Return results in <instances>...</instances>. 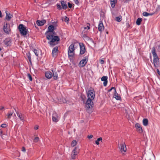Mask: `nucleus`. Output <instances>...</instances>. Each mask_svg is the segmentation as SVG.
<instances>
[{
  "mask_svg": "<svg viewBox=\"0 0 160 160\" xmlns=\"http://www.w3.org/2000/svg\"><path fill=\"white\" fill-rule=\"evenodd\" d=\"M47 38L50 41L48 42L51 46H53L58 44L57 42L59 41L60 38L58 36H53V34H47L46 35Z\"/></svg>",
  "mask_w": 160,
  "mask_h": 160,
  "instance_id": "nucleus-1",
  "label": "nucleus"
},
{
  "mask_svg": "<svg viewBox=\"0 0 160 160\" xmlns=\"http://www.w3.org/2000/svg\"><path fill=\"white\" fill-rule=\"evenodd\" d=\"M152 52L153 57V63L155 67H158L159 64V60L156 52L155 48L153 47L152 49Z\"/></svg>",
  "mask_w": 160,
  "mask_h": 160,
  "instance_id": "nucleus-2",
  "label": "nucleus"
},
{
  "mask_svg": "<svg viewBox=\"0 0 160 160\" xmlns=\"http://www.w3.org/2000/svg\"><path fill=\"white\" fill-rule=\"evenodd\" d=\"M75 48L74 44H71L69 47L68 51V54L69 57H73L75 54Z\"/></svg>",
  "mask_w": 160,
  "mask_h": 160,
  "instance_id": "nucleus-3",
  "label": "nucleus"
},
{
  "mask_svg": "<svg viewBox=\"0 0 160 160\" xmlns=\"http://www.w3.org/2000/svg\"><path fill=\"white\" fill-rule=\"evenodd\" d=\"M20 34L23 35H26L27 33V31L25 27L22 24H20L18 26Z\"/></svg>",
  "mask_w": 160,
  "mask_h": 160,
  "instance_id": "nucleus-4",
  "label": "nucleus"
},
{
  "mask_svg": "<svg viewBox=\"0 0 160 160\" xmlns=\"http://www.w3.org/2000/svg\"><path fill=\"white\" fill-rule=\"evenodd\" d=\"M92 101V100L88 99L86 103V110L88 112H91V111H89V110L92 107V105L93 104V102Z\"/></svg>",
  "mask_w": 160,
  "mask_h": 160,
  "instance_id": "nucleus-5",
  "label": "nucleus"
},
{
  "mask_svg": "<svg viewBox=\"0 0 160 160\" xmlns=\"http://www.w3.org/2000/svg\"><path fill=\"white\" fill-rule=\"evenodd\" d=\"M88 99L93 100L95 97V93L94 90H90L87 92Z\"/></svg>",
  "mask_w": 160,
  "mask_h": 160,
  "instance_id": "nucleus-6",
  "label": "nucleus"
},
{
  "mask_svg": "<svg viewBox=\"0 0 160 160\" xmlns=\"http://www.w3.org/2000/svg\"><path fill=\"white\" fill-rule=\"evenodd\" d=\"M79 152V149L77 147H75L72 152L71 157L72 159H75Z\"/></svg>",
  "mask_w": 160,
  "mask_h": 160,
  "instance_id": "nucleus-7",
  "label": "nucleus"
},
{
  "mask_svg": "<svg viewBox=\"0 0 160 160\" xmlns=\"http://www.w3.org/2000/svg\"><path fill=\"white\" fill-rule=\"evenodd\" d=\"M3 30L5 33L7 34H9L10 31V25L9 23L7 22H4L3 26Z\"/></svg>",
  "mask_w": 160,
  "mask_h": 160,
  "instance_id": "nucleus-8",
  "label": "nucleus"
},
{
  "mask_svg": "<svg viewBox=\"0 0 160 160\" xmlns=\"http://www.w3.org/2000/svg\"><path fill=\"white\" fill-rule=\"evenodd\" d=\"M88 61V57H84L83 59L81 60L79 63V67H83L87 63Z\"/></svg>",
  "mask_w": 160,
  "mask_h": 160,
  "instance_id": "nucleus-9",
  "label": "nucleus"
},
{
  "mask_svg": "<svg viewBox=\"0 0 160 160\" xmlns=\"http://www.w3.org/2000/svg\"><path fill=\"white\" fill-rule=\"evenodd\" d=\"M120 149L122 153L124 154L126 152L127 148L125 143L123 142L120 145Z\"/></svg>",
  "mask_w": 160,
  "mask_h": 160,
  "instance_id": "nucleus-10",
  "label": "nucleus"
},
{
  "mask_svg": "<svg viewBox=\"0 0 160 160\" xmlns=\"http://www.w3.org/2000/svg\"><path fill=\"white\" fill-rule=\"evenodd\" d=\"M80 47V54L82 55L84 54L86 51L85 46L82 43H79Z\"/></svg>",
  "mask_w": 160,
  "mask_h": 160,
  "instance_id": "nucleus-11",
  "label": "nucleus"
},
{
  "mask_svg": "<svg viewBox=\"0 0 160 160\" xmlns=\"http://www.w3.org/2000/svg\"><path fill=\"white\" fill-rule=\"evenodd\" d=\"M58 114L56 112H53L52 115V120L53 121L57 122L58 121Z\"/></svg>",
  "mask_w": 160,
  "mask_h": 160,
  "instance_id": "nucleus-12",
  "label": "nucleus"
},
{
  "mask_svg": "<svg viewBox=\"0 0 160 160\" xmlns=\"http://www.w3.org/2000/svg\"><path fill=\"white\" fill-rule=\"evenodd\" d=\"M58 48L57 47H56L53 48L52 50V56L53 57L56 58L58 55Z\"/></svg>",
  "mask_w": 160,
  "mask_h": 160,
  "instance_id": "nucleus-13",
  "label": "nucleus"
},
{
  "mask_svg": "<svg viewBox=\"0 0 160 160\" xmlns=\"http://www.w3.org/2000/svg\"><path fill=\"white\" fill-rule=\"evenodd\" d=\"M14 109L16 113L17 116L19 118L20 120L22 121H23L24 119V115L22 114L21 113H20L18 111H17L15 109Z\"/></svg>",
  "mask_w": 160,
  "mask_h": 160,
  "instance_id": "nucleus-14",
  "label": "nucleus"
},
{
  "mask_svg": "<svg viewBox=\"0 0 160 160\" xmlns=\"http://www.w3.org/2000/svg\"><path fill=\"white\" fill-rule=\"evenodd\" d=\"M5 12L6 13L5 19L8 21H10L11 19L13 17L12 14L10 13L7 11H6Z\"/></svg>",
  "mask_w": 160,
  "mask_h": 160,
  "instance_id": "nucleus-15",
  "label": "nucleus"
},
{
  "mask_svg": "<svg viewBox=\"0 0 160 160\" xmlns=\"http://www.w3.org/2000/svg\"><path fill=\"white\" fill-rule=\"evenodd\" d=\"M135 127L137 129V131L139 133H142V129L141 125L138 123H137L135 125Z\"/></svg>",
  "mask_w": 160,
  "mask_h": 160,
  "instance_id": "nucleus-16",
  "label": "nucleus"
},
{
  "mask_svg": "<svg viewBox=\"0 0 160 160\" xmlns=\"http://www.w3.org/2000/svg\"><path fill=\"white\" fill-rule=\"evenodd\" d=\"M108 77L107 76H103L101 78L102 81H104L103 83V86L105 87L107 85L108 83Z\"/></svg>",
  "mask_w": 160,
  "mask_h": 160,
  "instance_id": "nucleus-17",
  "label": "nucleus"
},
{
  "mask_svg": "<svg viewBox=\"0 0 160 160\" xmlns=\"http://www.w3.org/2000/svg\"><path fill=\"white\" fill-rule=\"evenodd\" d=\"M45 76L47 78L51 79L52 77V72L50 71H47L45 73Z\"/></svg>",
  "mask_w": 160,
  "mask_h": 160,
  "instance_id": "nucleus-18",
  "label": "nucleus"
},
{
  "mask_svg": "<svg viewBox=\"0 0 160 160\" xmlns=\"http://www.w3.org/2000/svg\"><path fill=\"white\" fill-rule=\"evenodd\" d=\"M98 28L99 31L100 32H102L104 29V27L102 21H99Z\"/></svg>",
  "mask_w": 160,
  "mask_h": 160,
  "instance_id": "nucleus-19",
  "label": "nucleus"
},
{
  "mask_svg": "<svg viewBox=\"0 0 160 160\" xmlns=\"http://www.w3.org/2000/svg\"><path fill=\"white\" fill-rule=\"evenodd\" d=\"M54 29V27L52 25H51L49 26L48 28V31H47L48 32H51V33L53 34L54 32H53Z\"/></svg>",
  "mask_w": 160,
  "mask_h": 160,
  "instance_id": "nucleus-20",
  "label": "nucleus"
},
{
  "mask_svg": "<svg viewBox=\"0 0 160 160\" xmlns=\"http://www.w3.org/2000/svg\"><path fill=\"white\" fill-rule=\"evenodd\" d=\"M46 20L44 19L42 20L41 21L38 20L36 22V23L38 26H42L46 23Z\"/></svg>",
  "mask_w": 160,
  "mask_h": 160,
  "instance_id": "nucleus-21",
  "label": "nucleus"
},
{
  "mask_svg": "<svg viewBox=\"0 0 160 160\" xmlns=\"http://www.w3.org/2000/svg\"><path fill=\"white\" fill-rule=\"evenodd\" d=\"M114 97L117 100H120L121 99V97L120 95L117 92L116 90H115L114 92Z\"/></svg>",
  "mask_w": 160,
  "mask_h": 160,
  "instance_id": "nucleus-22",
  "label": "nucleus"
},
{
  "mask_svg": "<svg viewBox=\"0 0 160 160\" xmlns=\"http://www.w3.org/2000/svg\"><path fill=\"white\" fill-rule=\"evenodd\" d=\"M61 3L63 9H66L68 7L66 2L63 1H61Z\"/></svg>",
  "mask_w": 160,
  "mask_h": 160,
  "instance_id": "nucleus-23",
  "label": "nucleus"
},
{
  "mask_svg": "<svg viewBox=\"0 0 160 160\" xmlns=\"http://www.w3.org/2000/svg\"><path fill=\"white\" fill-rule=\"evenodd\" d=\"M52 77H53V78L55 80H56L58 78V74L56 72H54L53 70H52Z\"/></svg>",
  "mask_w": 160,
  "mask_h": 160,
  "instance_id": "nucleus-24",
  "label": "nucleus"
},
{
  "mask_svg": "<svg viewBox=\"0 0 160 160\" xmlns=\"http://www.w3.org/2000/svg\"><path fill=\"white\" fill-rule=\"evenodd\" d=\"M110 2L111 6L112 8H114L117 2V0H110Z\"/></svg>",
  "mask_w": 160,
  "mask_h": 160,
  "instance_id": "nucleus-25",
  "label": "nucleus"
},
{
  "mask_svg": "<svg viewBox=\"0 0 160 160\" xmlns=\"http://www.w3.org/2000/svg\"><path fill=\"white\" fill-rule=\"evenodd\" d=\"M142 122L144 126H147L148 124V119L146 118L143 119V120Z\"/></svg>",
  "mask_w": 160,
  "mask_h": 160,
  "instance_id": "nucleus-26",
  "label": "nucleus"
},
{
  "mask_svg": "<svg viewBox=\"0 0 160 160\" xmlns=\"http://www.w3.org/2000/svg\"><path fill=\"white\" fill-rule=\"evenodd\" d=\"M142 19L141 18H138L137 19L136 21V24L137 25H139L141 24Z\"/></svg>",
  "mask_w": 160,
  "mask_h": 160,
  "instance_id": "nucleus-27",
  "label": "nucleus"
},
{
  "mask_svg": "<svg viewBox=\"0 0 160 160\" xmlns=\"http://www.w3.org/2000/svg\"><path fill=\"white\" fill-rule=\"evenodd\" d=\"M4 43L6 45L8 46L11 43V42L8 39H6L4 41Z\"/></svg>",
  "mask_w": 160,
  "mask_h": 160,
  "instance_id": "nucleus-28",
  "label": "nucleus"
},
{
  "mask_svg": "<svg viewBox=\"0 0 160 160\" xmlns=\"http://www.w3.org/2000/svg\"><path fill=\"white\" fill-rule=\"evenodd\" d=\"M102 138L100 137L99 138H98L95 141V143H96V144L97 145H98L99 144V142L100 141L102 142Z\"/></svg>",
  "mask_w": 160,
  "mask_h": 160,
  "instance_id": "nucleus-29",
  "label": "nucleus"
},
{
  "mask_svg": "<svg viewBox=\"0 0 160 160\" xmlns=\"http://www.w3.org/2000/svg\"><path fill=\"white\" fill-rule=\"evenodd\" d=\"M122 20V17L121 16H119L116 18V20L118 22H120Z\"/></svg>",
  "mask_w": 160,
  "mask_h": 160,
  "instance_id": "nucleus-30",
  "label": "nucleus"
},
{
  "mask_svg": "<svg viewBox=\"0 0 160 160\" xmlns=\"http://www.w3.org/2000/svg\"><path fill=\"white\" fill-rule=\"evenodd\" d=\"M13 113V112H11L9 113H8L6 115V116H7V118L8 119H10L11 118V116L12 115Z\"/></svg>",
  "mask_w": 160,
  "mask_h": 160,
  "instance_id": "nucleus-31",
  "label": "nucleus"
},
{
  "mask_svg": "<svg viewBox=\"0 0 160 160\" xmlns=\"http://www.w3.org/2000/svg\"><path fill=\"white\" fill-rule=\"evenodd\" d=\"M77 142L75 140H73L72 142L71 145L72 147H74L77 144Z\"/></svg>",
  "mask_w": 160,
  "mask_h": 160,
  "instance_id": "nucleus-32",
  "label": "nucleus"
},
{
  "mask_svg": "<svg viewBox=\"0 0 160 160\" xmlns=\"http://www.w3.org/2000/svg\"><path fill=\"white\" fill-rule=\"evenodd\" d=\"M33 52L35 53V55L36 56H38V54H39V51L36 49H34V51H33Z\"/></svg>",
  "mask_w": 160,
  "mask_h": 160,
  "instance_id": "nucleus-33",
  "label": "nucleus"
},
{
  "mask_svg": "<svg viewBox=\"0 0 160 160\" xmlns=\"http://www.w3.org/2000/svg\"><path fill=\"white\" fill-rule=\"evenodd\" d=\"M27 76L30 81H32V76L29 73L28 74Z\"/></svg>",
  "mask_w": 160,
  "mask_h": 160,
  "instance_id": "nucleus-34",
  "label": "nucleus"
},
{
  "mask_svg": "<svg viewBox=\"0 0 160 160\" xmlns=\"http://www.w3.org/2000/svg\"><path fill=\"white\" fill-rule=\"evenodd\" d=\"M142 15L144 16L147 17L149 16V13L146 12H143Z\"/></svg>",
  "mask_w": 160,
  "mask_h": 160,
  "instance_id": "nucleus-35",
  "label": "nucleus"
},
{
  "mask_svg": "<svg viewBox=\"0 0 160 160\" xmlns=\"http://www.w3.org/2000/svg\"><path fill=\"white\" fill-rule=\"evenodd\" d=\"M64 20L65 22L68 23L69 21V19L67 17H65V18H64Z\"/></svg>",
  "mask_w": 160,
  "mask_h": 160,
  "instance_id": "nucleus-36",
  "label": "nucleus"
},
{
  "mask_svg": "<svg viewBox=\"0 0 160 160\" xmlns=\"http://www.w3.org/2000/svg\"><path fill=\"white\" fill-rule=\"evenodd\" d=\"M39 140V138L38 137H36L34 138V142H37Z\"/></svg>",
  "mask_w": 160,
  "mask_h": 160,
  "instance_id": "nucleus-37",
  "label": "nucleus"
},
{
  "mask_svg": "<svg viewBox=\"0 0 160 160\" xmlns=\"http://www.w3.org/2000/svg\"><path fill=\"white\" fill-rule=\"evenodd\" d=\"M57 8L58 9H59V10H61L62 8V7H61V5L59 4H58V3L57 4Z\"/></svg>",
  "mask_w": 160,
  "mask_h": 160,
  "instance_id": "nucleus-38",
  "label": "nucleus"
},
{
  "mask_svg": "<svg viewBox=\"0 0 160 160\" xmlns=\"http://www.w3.org/2000/svg\"><path fill=\"white\" fill-rule=\"evenodd\" d=\"M100 62L102 64H104L105 63L104 58L103 59H100Z\"/></svg>",
  "mask_w": 160,
  "mask_h": 160,
  "instance_id": "nucleus-39",
  "label": "nucleus"
},
{
  "mask_svg": "<svg viewBox=\"0 0 160 160\" xmlns=\"http://www.w3.org/2000/svg\"><path fill=\"white\" fill-rule=\"evenodd\" d=\"M68 7L69 8H72V4H71L70 2H68Z\"/></svg>",
  "mask_w": 160,
  "mask_h": 160,
  "instance_id": "nucleus-40",
  "label": "nucleus"
},
{
  "mask_svg": "<svg viewBox=\"0 0 160 160\" xmlns=\"http://www.w3.org/2000/svg\"><path fill=\"white\" fill-rule=\"evenodd\" d=\"M6 124H2L1 125V127L3 128H5L6 127Z\"/></svg>",
  "mask_w": 160,
  "mask_h": 160,
  "instance_id": "nucleus-41",
  "label": "nucleus"
},
{
  "mask_svg": "<svg viewBox=\"0 0 160 160\" xmlns=\"http://www.w3.org/2000/svg\"><path fill=\"white\" fill-rule=\"evenodd\" d=\"M87 137L88 138L91 139L93 137V135H88Z\"/></svg>",
  "mask_w": 160,
  "mask_h": 160,
  "instance_id": "nucleus-42",
  "label": "nucleus"
},
{
  "mask_svg": "<svg viewBox=\"0 0 160 160\" xmlns=\"http://www.w3.org/2000/svg\"><path fill=\"white\" fill-rule=\"evenodd\" d=\"M28 58L30 62H31V58L30 55H28Z\"/></svg>",
  "mask_w": 160,
  "mask_h": 160,
  "instance_id": "nucleus-43",
  "label": "nucleus"
},
{
  "mask_svg": "<svg viewBox=\"0 0 160 160\" xmlns=\"http://www.w3.org/2000/svg\"><path fill=\"white\" fill-rule=\"evenodd\" d=\"M22 151L23 152H25L26 151V149L24 147H22Z\"/></svg>",
  "mask_w": 160,
  "mask_h": 160,
  "instance_id": "nucleus-44",
  "label": "nucleus"
},
{
  "mask_svg": "<svg viewBox=\"0 0 160 160\" xmlns=\"http://www.w3.org/2000/svg\"><path fill=\"white\" fill-rule=\"evenodd\" d=\"M39 126L36 125H35L34 127V128L35 130H37Z\"/></svg>",
  "mask_w": 160,
  "mask_h": 160,
  "instance_id": "nucleus-45",
  "label": "nucleus"
},
{
  "mask_svg": "<svg viewBox=\"0 0 160 160\" xmlns=\"http://www.w3.org/2000/svg\"><path fill=\"white\" fill-rule=\"evenodd\" d=\"M4 109V107L2 106H1L0 107V111Z\"/></svg>",
  "mask_w": 160,
  "mask_h": 160,
  "instance_id": "nucleus-46",
  "label": "nucleus"
},
{
  "mask_svg": "<svg viewBox=\"0 0 160 160\" xmlns=\"http://www.w3.org/2000/svg\"><path fill=\"white\" fill-rule=\"evenodd\" d=\"M157 72L159 75H160V71L158 69H157Z\"/></svg>",
  "mask_w": 160,
  "mask_h": 160,
  "instance_id": "nucleus-47",
  "label": "nucleus"
},
{
  "mask_svg": "<svg viewBox=\"0 0 160 160\" xmlns=\"http://www.w3.org/2000/svg\"><path fill=\"white\" fill-rule=\"evenodd\" d=\"M3 131L2 130L0 129V134L1 135L2 134Z\"/></svg>",
  "mask_w": 160,
  "mask_h": 160,
  "instance_id": "nucleus-48",
  "label": "nucleus"
},
{
  "mask_svg": "<svg viewBox=\"0 0 160 160\" xmlns=\"http://www.w3.org/2000/svg\"><path fill=\"white\" fill-rule=\"evenodd\" d=\"M127 27L128 28L130 27V25L129 24L128 22H127L126 23Z\"/></svg>",
  "mask_w": 160,
  "mask_h": 160,
  "instance_id": "nucleus-49",
  "label": "nucleus"
},
{
  "mask_svg": "<svg viewBox=\"0 0 160 160\" xmlns=\"http://www.w3.org/2000/svg\"><path fill=\"white\" fill-rule=\"evenodd\" d=\"M157 10H160V5H158V7H157Z\"/></svg>",
  "mask_w": 160,
  "mask_h": 160,
  "instance_id": "nucleus-50",
  "label": "nucleus"
},
{
  "mask_svg": "<svg viewBox=\"0 0 160 160\" xmlns=\"http://www.w3.org/2000/svg\"><path fill=\"white\" fill-rule=\"evenodd\" d=\"M2 16L1 11H0V18H2Z\"/></svg>",
  "mask_w": 160,
  "mask_h": 160,
  "instance_id": "nucleus-51",
  "label": "nucleus"
},
{
  "mask_svg": "<svg viewBox=\"0 0 160 160\" xmlns=\"http://www.w3.org/2000/svg\"><path fill=\"white\" fill-rule=\"evenodd\" d=\"M111 89H112V90L113 89H114V92H115V90H116L115 88L113 87L111 88Z\"/></svg>",
  "mask_w": 160,
  "mask_h": 160,
  "instance_id": "nucleus-52",
  "label": "nucleus"
},
{
  "mask_svg": "<svg viewBox=\"0 0 160 160\" xmlns=\"http://www.w3.org/2000/svg\"><path fill=\"white\" fill-rule=\"evenodd\" d=\"M79 2H78V0H76L75 1V3L76 4H78V3Z\"/></svg>",
  "mask_w": 160,
  "mask_h": 160,
  "instance_id": "nucleus-53",
  "label": "nucleus"
},
{
  "mask_svg": "<svg viewBox=\"0 0 160 160\" xmlns=\"http://www.w3.org/2000/svg\"><path fill=\"white\" fill-rule=\"evenodd\" d=\"M88 28V30H89L90 29V27L89 26H87V28Z\"/></svg>",
  "mask_w": 160,
  "mask_h": 160,
  "instance_id": "nucleus-54",
  "label": "nucleus"
},
{
  "mask_svg": "<svg viewBox=\"0 0 160 160\" xmlns=\"http://www.w3.org/2000/svg\"><path fill=\"white\" fill-rule=\"evenodd\" d=\"M153 14V13H149V15H152Z\"/></svg>",
  "mask_w": 160,
  "mask_h": 160,
  "instance_id": "nucleus-55",
  "label": "nucleus"
},
{
  "mask_svg": "<svg viewBox=\"0 0 160 160\" xmlns=\"http://www.w3.org/2000/svg\"><path fill=\"white\" fill-rule=\"evenodd\" d=\"M83 28H84V29H85H85H87V27H83Z\"/></svg>",
  "mask_w": 160,
  "mask_h": 160,
  "instance_id": "nucleus-56",
  "label": "nucleus"
},
{
  "mask_svg": "<svg viewBox=\"0 0 160 160\" xmlns=\"http://www.w3.org/2000/svg\"><path fill=\"white\" fill-rule=\"evenodd\" d=\"M111 91H112V89H110L108 90V92H111Z\"/></svg>",
  "mask_w": 160,
  "mask_h": 160,
  "instance_id": "nucleus-57",
  "label": "nucleus"
},
{
  "mask_svg": "<svg viewBox=\"0 0 160 160\" xmlns=\"http://www.w3.org/2000/svg\"><path fill=\"white\" fill-rule=\"evenodd\" d=\"M47 33H48V34H52L51 33H48V32H47ZM45 34H46L47 35V34H46V33H45Z\"/></svg>",
  "mask_w": 160,
  "mask_h": 160,
  "instance_id": "nucleus-58",
  "label": "nucleus"
},
{
  "mask_svg": "<svg viewBox=\"0 0 160 160\" xmlns=\"http://www.w3.org/2000/svg\"><path fill=\"white\" fill-rule=\"evenodd\" d=\"M1 50H2V49L0 48V51H1Z\"/></svg>",
  "mask_w": 160,
  "mask_h": 160,
  "instance_id": "nucleus-59",
  "label": "nucleus"
},
{
  "mask_svg": "<svg viewBox=\"0 0 160 160\" xmlns=\"http://www.w3.org/2000/svg\"><path fill=\"white\" fill-rule=\"evenodd\" d=\"M63 103H66V101H65V102H63Z\"/></svg>",
  "mask_w": 160,
  "mask_h": 160,
  "instance_id": "nucleus-60",
  "label": "nucleus"
},
{
  "mask_svg": "<svg viewBox=\"0 0 160 160\" xmlns=\"http://www.w3.org/2000/svg\"><path fill=\"white\" fill-rule=\"evenodd\" d=\"M107 34H108V32H107Z\"/></svg>",
  "mask_w": 160,
  "mask_h": 160,
  "instance_id": "nucleus-61",
  "label": "nucleus"
}]
</instances>
